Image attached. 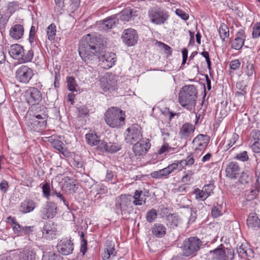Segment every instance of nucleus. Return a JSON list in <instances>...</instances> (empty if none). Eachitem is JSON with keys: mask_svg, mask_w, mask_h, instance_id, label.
<instances>
[{"mask_svg": "<svg viewBox=\"0 0 260 260\" xmlns=\"http://www.w3.org/2000/svg\"><path fill=\"white\" fill-rule=\"evenodd\" d=\"M79 53L83 60L87 63H97L102 61L105 68H111L116 62L115 54L113 53L102 54L100 52L99 44L95 38L89 41H83L79 46Z\"/></svg>", "mask_w": 260, "mask_h": 260, "instance_id": "obj_1", "label": "nucleus"}, {"mask_svg": "<svg viewBox=\"0 0 260 260\" xmlns=\"http://www.w3.org/2000/svg\"><path fill=\"white\" fill-rule=\"evenodd\" d=\"M198 95V90L194 85L183 86L179 93V101L181 105L189 111L194 107Z\"/></svg>", "mask_w": 260, "mask_h": 260, "instance_id": "obj_2", "label": "nucleus"}, {"mask_svg": "<svg viewBox=\"0 0 260 260\" xmlns=\"http://www.w3.org/2000/svg\"><path fill=\"white\" fill-rule=\"evenodd\" d=\"M125 115L119 108L112 107L105 113V120L106 123L111 127H119L124 124Z\"/></svg>", "mask_w": 260, "mask_h": 260, "instance_id": "obj_3", "label": "nucleus"}, {"mask_svg": "<svg viewBox=\"0 0 260 260\" xmlns=\"http://www.w3.org/2000/svg\"><path fill=\"white\" fill-rule=\"evenodd\" d=\"M148 16L150 21L156 25L166 23L170 16L166 10L158 7H153L149 9Z\"/></svg>", "mask_w": 260, "mask_h": 260, "instance_id": "obj_4", "label": "nucleus"}, {"mask_svg": "<svg viewBox=\"0 0 260 260\" xmlns=\"http://www.w3.org/2000/svg\"><path fill=\"white\" fill-rule=\"evenodd\" d=\"M203 244L202 241L197 237H190L186 239L181 247L183 255L189 256L198 251Z\"/></svg>", "mask_w": 260, "mask_h": 260, "instance_id": "obj_5", "label": "nucleus"}, {"mask_svg": "<svg viewBox=\"0 0 260 260\" xmlns=\"http://www.w3.org/2000/svg\"><path fill=\"white\" fill-rule=\"evenodd\" d=\"M212 254V260H233L234 258V251L232 248H224L223 244L209 251Z\"/></svg>", "mask_w": 260, "mask_h": 260, "instance_id": "obj_6", "label": "nucleus"}, {"mask_svg": "<svg viewBox=\"0 0 260 260\" xmlns=\"http://www.w3.org/2000/svg\"><path fill=\"white\" fill-rule=\"evenodd\" d=\"M143 138L142 128L138 124H133L126 129L125 141L127 144H134Z\"/></svg>", "mask_w": 260, "mask_h": 260, "instance_id": "obj_7", "label": "nucleus"}, {"mask_svg": "<svg viewBox=\"0 0 260 260\" xmlns=\"http://www.w3.org/2000/svg\"><path fill=\"white\" fill-rule=\"evenodd\" d=\"M132 196L129 194H121L115 200V210L117 212L126 213L132 207Z\"/></svg>", "mask_w": 260, "mask_h": 260, "instance_id": "obj_8", "label": "nucleus"}, {"mask_svg": "<svg viewBox=\"0 0 260 260\" xmlns=\"http://www.w3.org/2000/svg\"><path fill=\"white\" fill-rule=\"evenodd\" d=\"M42 238L47 241H51L56 238L58 234L57 224L52 221L45 222L41 229Z\"/></svg>", "mask_w": 260, "mask_h": 260, "instance_id": "obj_9", "label": "nucleus"}, {"mask_svg": "<svg viewBox=\"0 0 260 260\" xmlns=\"http://www.w3.org/2000/svg\"><path fill=\"white\" fill-rule=\"evenodd\" d=\"M34 76L32 70L27 66H21L15 72V78L20 83H28Z\"/></svg>", "mask_w": 260, "mask_h": 260, "instance_id": "obj_10", "label": "nucleus"}, {"mask_svg": "<svg viewBox=\"0 0 260 260\" xmlns=\"http://www.w3.org/2000/svg\"><path fill=\"white\" fill-rule=\"evenodd\" d=\"M100 86L105 92H111L116 89L115 77L111 74L107 73L100 80Z\"/></svg>", "mask_w": 260, "mask_h": 260, "instance_id": "obj_11", "label": "nucleus"}, {"mask_svg": "<svg viewBox=\"0 0 260 260\" xmlns=\"http://www.w3.org/2000/svg\"><path fill=\"white\" fill-rule=\"evenodd\" d=\"M150 147L151 144L149 140L146 138H143L134 144L132 149L136 155L141 156L145 155Z\"/></svg>", "mask_w": 260, "mask_h": 260, "instance_id": "obj_12", "label": "nucleus"}, {"mask_svg": "<svg viewBox=\"0 0 260 260\" xmlns=\"http://www.w3.org/2000/svg\"><path fill=\"white\" fill-rule=\"evenodd\" d=\"M27 102L31 106L39 104L42 100V93L40 91L35 87L29 88L25 92Z\"/></svg>", "mask_w": 260, "mask_h": 260, "instance_id": "obj_13", "label": "nucleus"}, {"mask_svg": "<svg viewBox=\"0 0 260 260\" xmlns=\"http://www.w3.org/2000/svg\"><path fill=\"white\" fill-rule=\"evenodd\" d=\"M58 251L64 255L72 253L74 250L73 242L68 238L61 240L56 246Z\"/></svg>", "mask_w": 260, "mask_h": 260, "instance_id": "obj_14", "label": "nucleus"}, {"mask_svg": "<svg viewBox=\"0 0 260 260\" xmlns=\"http://www.w3.org/2000/svg\"><path fill=\"white\" fill-rule=\"evenodd\" d=\"M210 141L206 135L199 134L192 141L193 148L195 151H202L207 147Z\"/></svg>", "mask_w": 260, "mask_h": 260, "instance_id": "obj_15", "label": "nucleus"}, {"mask_svg": "<svg viewBox=\"0 0 260 260\" xmlns=\"http://www.w3.org/2000/svg\"><path fill=\"white\" fill-rule=\"evenodd\" d=\"M57 206L54 203L50 201L47 202L41 210L42 219H48L53 218L57 213Z\"/></svg>", "mask_w": 260, "mask_h": 260, "instance_id": "obj_16", "label": "nucleus"}, {"mask_svg": "<svg viewBox=\"0 0 260 260\" xmlns=\"http://www.w3.org/2000/svg\"><path fill=\"white\" fill-rule=\"evenodd\" d=\"M123 42L128 46L135 45L138 39L137 31L133 28H128L124 30L122 35Z\"/></svg>", "mask_w": 260, "mask_h": 260, "instance_id": "obj_17", "label": "nucleus"}, {"mask_svg": "<svg viewBox=\"0 0 260 260\" xmlns=\"http://www.w3.org/2000/svg\"><path fill=\"white\" fill-rule=\"evenodd\" d=\"M48 118L32 116L30 122L31 128L37 132L44 131L46 128Z\"/></svg>", "mask_w": 260, "mask_h": 260, "instance_id": "obj_18", "label": "nucleus"}, {"mask_svg": "<svg viewBox=\"0 0 260 260\" xmlns=\"http://www.w3.org/2000/svg\"><path fill=\"white\" fill-rule=\"evenodd\" d=\"M241 168L236 161H231L225 168L226 176L231 179L236 178L240 174Z\"/></svg>", "mask_w": 260, "mask_h": 260, "instance_id": "obj_19", "label": "nucleus"}, {"mask_svg": "<svg viewBox=\"0 0 260 260\" xmlns=\"http://www.w3.org/2000/svg\"><path fill=\"white\" fill-rule=\"evenodd\" d=\"M195 126L192 124L187 122L183 124L179 132L181 139H187L194 132Z\"/></svg>", "mask_w": 260, "mask_h": 260, "instance_id": "obj_20", "label": "nucleus"}, {"mask_svg": "<svg viewBox=\"0 0 260 260\" xmlns=\"http://www.w3.org/2000/svg\"><path fill=\"white\" fill-rule=\"evenodd\" d=\"M246 39L244 30L240 29L236 35V38L234 40L232 47L235 50H240L243 47Z\"/></svg>", "mask_w": 260, "mask_h": 260, "instance_id": "obj_21", "label": "nucleus"}, {"mask_svg": "<svg viewBox=\"0 0 260 260\" xmlns=\"http://www.w3.org/2000/svg\"><path fill=\"white\" fill-rule=\"evenodd\" d=\"M30 110L33 112V116L37 117L48 118V110L44 105L38 104L31 106Z\"/></svg>", "mask_w": 260, "mask_h": 260, "instance_id": "obj_22", "label": "nucleus"}, {"mask_svg": "<svg viewBox=\"0 0 260 260\" xmlns=\"http://www.w3.org/2000/svg\"><path fill=\"white\" fill-rule=\"evenodd\" d=\"M9 53L10 55L14 59L21 61V57H22L23 54H24V49L19 44H13L11 46Z\"/></svg>", "mask_w": 260, "mask_h": 260, "instance_id": "obj_23", "label": "nucleus"}, {"mask_svg": "<svg viewBox=\"0 0 260 260\" xmlns=\"http://www.w3.org/2000/svg\"><path fill=\"white\" fill-rule=\"evenodd\" d=\"M36 251L30 247H25L20 253V260H36Z\"/></svg>", "mask_w": 260, "mask_h": 260, "instance_id": "obj_24", "label": "nucleus"}, {"mask_svg": "<svg viewBox=\"0 0 260 260\" xmlns=\"http://www.w3.org/2000/svg\"><path fill=\"white\" fill-rule=\"evenodd\" d=\"M24 29L22 25L18 24L12 26L9 32L10 37L13 39L18 40L22 38Z\"/></svg>", "mask_w": 260, "mask_h": 260, "instance_id": "obj_25", "label": "nucleus"}, {"mask_svg": "<svg viewBox=\"0 0 260 260\" xmlns=\"http://www.w3.org/2000/svg\"><path fill=\"white\" fill-rule=\"evenodd\" d=\"M116 253L114 243L112 241H107L106 243L104 251L102 254V258L104 260H107L110 256H114Z\"/></svg>", "mask_w": 260, "mask_h": 260, "instance_id": "obj_26", "label": "nucleus"}, {"mask_svg": "<svg viewBox=\"0 0 260 260\" xmlns=\"http://www.w3.org/2000/svg\"><path fill=\"white\" fill-rule=\"evenodd\" d=\"M121 148V145L112 142L108 143L105 140H102L100 149L110 153H114L120 150Z\"/></svg>", "mask_w": 260, "mask_h": 260, "instance_id": "obj_27", "label": "nucleus"}, {"mask_svg": "<svg viewBox=\"0 0 260 260\" xmlns=\"http://www.w3.org/2000/svg\"><path fill=\"white\" fill-rule=\"evenodd\" d=\"M85 139L87 144L90 146H98L100 148L102 140L100 139L99 137L94 132L86 134Z\"/></svg>", "mask_w": 260, "mask_h": 260, "instance_id": "obj_28", "label": "nucleus"}, {"mask_svg": "<svg viewBox=\"0 0 260 260\" xmlns=\"http://www.w3.org/2000/svg\"><path fill=\"white\" fill-rule=\"evenodd\" d=\"M133 198V204L135 206H141L146 203V195L142 190H135Z\"/></svg>", "mask_w": 260, "mask_h": 260, "instance_id": "obj_29", "label": "nucleus"}, {"mask_svg": "<svg viewBox=\"0 0 260 260\" xmlns=\"http://www.w3.org/2000/svg\"><path fill=\"white\" fill-rule=\"evenodd\" d=\"M247 224L249 228L257 230L260 229V219L255 214H250L247 219Z\"/></svg>", "mask_w": 260, "mask_h": 260, "instance_id": "obj_30", "label": "nucleus"}, {"mask_svg": "<svg viewBox=\"0 0 260 260\" xmlns=\"http://www.w3.org/2000/svg\"><path fill=\"white\" fill-rule=\"evenodd\" d=\"M167 229L161 223H157L153 225L152 229V232L153 235L157 238H162L166 234Z\"/></svg>", "mask_w": 260, "mask_h": 260, "instance_id": "obj_31", "label": "nucleus"}, {"mask_svg": "<svg viewBox=\"0 0 260 260\" xmlns=\"http://www.w3.org/2000/svg\"><path fill=\"white\" fill-rule=\"evenodd\" d=\"M168 225L171 229H175L177 228L180 222V218L176 214H172L167 217Z\"/></svg>", "mask_w": 260, "mask_h": 260, "instance_id": "obj_32", "label": "nucleus"}, {"mask_svg": "<svg viewBox=\"0 0 260 260\" xmlns=\"http://www.w3.org/2000/svg\"><path fill=\"white\" fill-rule=\"evenodd\" d=\"M36 205L37 203L34 201L26 199L22 203V211L25 213L30 212L36 208Z\"/></svg>", "mask_w": 260, "mask_h": 260, "instance_id": "obj_33", "label": "nucleus"}, {"mask_svg": "<svg viewBox=\"0 0 260 260\" xmlns=\"http://www.w3.org/2000/svg\"><path fill=\"white\" fill-rule=\"evenodd\" d=\"M118 19L114 16H111L109 18L105 19L103 21V27L106 29H111L118 23Z\"/></svg>", "mask_w": 260, "mask_h": 260, "instance_id": "obj_34", "label": "nucleus"}, {"mask_svg": "<svg viewBox=\"0 0 260 260\" xmlns=\"http://www.w3.org/2000/svg\"><path fill=\"white\" fill-rule=\"evenodd\" d=\"M259 192L258 185L256 183L255 185L250 189L246 190L245 192V199L247 201H251L256 198Z\"/></svg>", "mask_w": 260, "mask_h": 260, "instance_id": "obj_35", "label": "nucleus"}, {"mask_svg": "<svg viewBox=\"0 0 260 260\" xmlns=\"http://www.w3.org/2000/svg\"><path fill=\"white\" fill-rule=\"evenodd\" d=\"M133 14V10L131 8H126L123 10L118 15L119 19L124 21H128Z\"/></svg>", "mask_w": 260, "mask_h": 260, "instance_id": "obj_36", "label": "nucleus"}, {"mask_svg": "<svg viewBox=\"0 0 260 260\" xmlns=\"http://www.w3.org/2000/svg\"><path fill=\"white\" fill-rule=\"evenodd\" d=\"M179 162L183 169L186 166H192L194 163V154L190 153L185 159L180 160Z\"/></svg>", "mask_w": 260, "mask_h": 260, "instance_id": "obj_37", "label": "nucleus"}, {"mask_svg": "<svg viewBox=\"0 0 260 260\" xmlns=\"http://www.w3.org/2000/svg\"><path fill=\"white\" fill-rule=\"evenodd\" d=\"M219 34L220 35V38L222 42L225 41V38L229 37L230 35L229 27L224 23H221L219 27Z\"/></svg>", "mask_w": 260, "mask_h": 260, "instance_id": "obj_38", "label": "nucleus"}, {"mask_svg": "<svg viewBox=\"0 0 260 260\" xmlns=\"http://www.w3.org/2000/svg\"><path fill=\"white\" fill-rule=\"evenodd\" d=\"M244 73L248 77H251L255 74L254 64L251 61H247L244 69Z\"/></svg>", "mask_w": 260, "mask_h": 260, "instance_id": "obj_39", "label": "nucleus"}, {"mask_svg": "<svg viewBox=\"0 0 260 260\" xmlns=\"http://www.w3.org/2000/svg\"><path fill=\"white\" fill-rule=\"evenodd\" d=\"M62 257L52 251L44 252L42 260H62Z\"/></svg>", "mask_w": 260, "mask_h": 260, "instance_id": "obj_40", "label": "nucleus"}, {"mask_svg": "<svg viewBox=\"0 0 260 260\" xmlns=\"http://www.w3.org/2000/svg\"><path fill=\"white\" fill-rule=\"evenodd\" d=\"M67 82L68 88L70 91H77L76 88L78 87V85L76 83V81L74 77H67Z\"/></svg>", "mask_w": 260, "mask_h": 260, "instance_id": "obj_41", "label": "nucleus"}, {"mask_svg": "<svg viewBox=\"0 0 260 260\" xmlns=\"http://www.w3.org/2000/svg\"><path fill=\"white\" fill-rule=\"evenodd\" d=\"M180 163L179 160H175L174 162L171 164L167 166L168 170L169 171L170 174L172 173L177 171L179 172L181 171L182 169V167L180 165Z\"/></svg>", "mask_w": 260, "mask_h": 260, "instance_id": "obj_42", "label": "nucleus"}, {"mask_svg": "<svg viewBox=\"0 0 260 260\" xmlns=\"http://www.w3.org/2000/svg\"><path fill=\"white\" fill-rule=\"evenodd\" d=\"M52 146L53 148L61 152L64 155L65 148L64 144L63 142L59 140H53L51 142Z\"/></svg>", "mask_w": 260, "mask_h": 260, "instance_id": "obj_43", "label": "nucleus"}, {"mask_svg": "<svg viewBox=\"0 0 260 260\" xmlns=\"http://www.w3.org/2000/svg\"><path fill=\"white\" fill-rule=\"evenodd\" d=\"M56 31V25L52 23L48 26L47 35L49 40L51 41L54 39Z\"/></svg>", "mask_w": 260, "mask_h": 260, "instance_id": "obj_44", "label": "nucleus"}, {"mask_svg": "<svg viewBox=\"0 0 260 260\" xmlns=\"http://www.w3.org/2000/svg\"><path fill=\"white\" fill-rule=\"evenodd\" d=\"M157 216V213L155 209H151L147 211L146 215V219L148 222H152L155 220Z\"/></svg>", "mask_w": 260, "mask_h": 260, "instance_id": "obj_45", "label": "nucleus"}, {"mask_svg": "<svg viewBox=\"0 0 260 260\" xmlns=\"http://www.w3.org/2000/svg\"><path fill=\"white\" fill-rule=\"evenodd\" d=\"M43 196L46 198L47 200L50 199L51 196V188L50 184L48 182H46L42 185V186Z\"/></svg>", "mask_w": 260, "mask_h": 260, "instance_id": "obj_46", "label": "nucleus"}, {"mask_svg": "<svg viewBox=\"0 0 260 260\" xmlns=\"http://www.w3.org/2000/svg\"><path fill=\"white\" fill-rule=\"evenodd\" d=\"M239 136L236 133H233L231 138L228 141V143L225 145L224 148L225 150H229L231 148L236 142L238 140Z\"/></svg>", "mask_w": 260, "mask_h": 260, "instance_id": "obj_47", "label": "nucleus"}, {"mask_svg": "<svg viewBox=\"0 0 260 260\" xmlns=\"http://www.w3.org/2000/svg\"><path fill=\"white\" fill-rule=\"evenodd\" d=\"M234 158L242 162H245L249 160V156L246 151H243L238 153Z\"/></svg>", "mask_w": 260, "mask_h": 260, "instance_id": "obj_48", "label": "nucleus"}, {"mask_svg": "<svg viewBox=\"0 0 260 260\" xmlns=\"http://www.w3.org/2000/svg\"><path fill=\"white\" fill-rule=\"evenodd\" d=\"M33 56L34 51L32 49H30L26 52L24 51V54H23V56L21 57V61L24 62L31 61Z\"/></svg>", "mask_w": 260, "mask_h": 260, "instance_id": "obj_49", "label": "nucleus"}, {"mask_svg": "<svg viewBox=\"0 0 260 260\" xmlns=\"http://www.w3.org/2000/svg\"><path fill=\"white\" fill-rule=\"evenodd\" d=\"M193 193L195 194L196 199L197 200L204 201L208 197L203 189H195Z\"/></svg>", "mask_w": 260, "mask_h": 260, "instance_id": "obj_50", "label": "nucleus"}, {"mask_svg": "<svg viewBox=\"0 0 260 260\" xmlns=\"http://www.w3.org/2000/svg\"><path fill=\"white\" fill-rule=\"evenodd\" d=\"M251 177L247 172H243L240 176L239 181L241 184H246L251 180Z\"/></svg>", "mask_w": 260, "mask_h": 260, "instance_id": "obj_51", "label": "nucleus"}, {"mask_svg": "<svg viewBox=\"0 0 260 260\" xmlns=\"http://www.w3.org/2000/svg\"><path fill=\"white\" fill-rule=\"evenodd\" d=\"M64 189H67L70 192H75L76 191V184L73 179H69L68 182H66L63 186Z\"/></svg>", "mask_w": 260, "mask_h": 260, "instance_id": "obj_52", "label": "nucleus"}, {"mask_svg": "<svg viewBox=\"0 0 260 260\" xmlns=\"http://www.w3.org/2000/svg\"><path fill=\"white\" fill-rule=\"evenodd\" d=\"M64 0H54L55 3V6L54 10L56 12L59 14H61V11L64 7Z\"/></svg>", "mask_w": 260, "mask_h": 260, "instance_id": "obj_53", "label": "nucleus"}, {"mask_svg": "<svg viewBox=\"0 0 260 260\" xmlns=\"http://www.w3.org/2000/svg\"><path fill=\"white\" fill-rule=\"evenodd\" d=\"M189 212L190 216L188 218V224H190L193 223L196 221L197 217V213L196 210L193 209H190Z\"/></svg>", "mask_w": 260, "mask_h": 260, "instance_id": "obj_54", "label": "nucleus"}, {"mask_svg": "<svg viewBox=\"0 0 260 260\" xmlns=\"http://www.w3.org/2000/svg\"><path fill=\"white\" fill-rule=\"evenodd\" d=\"M251 140V142L260 141V131L258 129L253 130L250 134Z\"/></svg>", "mask_w": 260, "mask_h": 260, "instance_id": "obj_55", "label": "nucleus"}, {"mask_svg": "<svg viewBox=\"0 0 260 260\" xmlns=\"http://www.w3.org/2000/svg\"><path fill=\"white\" fill-rule=\"evenodd\" d=\"M193 180V177L190 176L186 174V173H184V175L181 178V181L185 184L189 185L192 183Z\"/></svg>", "mask_w": 260, "mask_h": 260, "instance_id": "obj_56", "label": "nucleus"}, {"mask_svg": "<svg viewBox=\"0 0 260 260\" xmlns=\"http://www.w3.org/2000/svg\"><path fill=\"white\" fill-rule=\"evenodd\" d=\"M214 188L213 184H208L205 185L202 189L205 192L208 197H209L212 193H213V190Z\"/></svg>", "mask_w": 260, "mask_h": 260, "instance_id": "obj_57", "label": "nucleus"}, {"mask_svg": "<svg viewBox=\"0 0 260 260\" xmlns=\"http://www.w3.org/2000/svg\"><path fill=\"white\" fill-rule=\"evenodd\" d=\"M174 150V148L170 147L168 143L165 141L164 145L159 149L158 152L159 153L161 154L165 153L166 152H171Z\"/></svg>", "mask_w": 260, "mask_h": 260, "instance_id": "obj_58", "label": "nucleus"}, {"mask_svg": "<svg viewBox=\"0 0 260 260\" xmlns=\"http://www.w3.org/2000/svg\"><path fill=\"white\" fill-rule=\"evenodd\" d=\"M252 36L254 38H258L260 37V23H257L254 25Z\"/></svg>", "mask_w": 260, "mask_h": 260, "instance_id": "obj_59", "label": "nucleus"}, {"mask_svg": "<svg viewBox=\"0 0 260 260\" xmlns=\"http://www.w3.org/2000/svg\"><path fill=\"white\" fill-rule=\"evenodd\" d=\"M240 64L241 63L238 59H234L230 62V67L232 70L235 71L239 68Z\"/></svg>", "mask_w": 260, "mask_h": 260, "instance_id": "obj_60", "label": "nucleus"}, {"mask_svg": "<svg viewBox=\"0 0 260 260\" xmlns=\"http://www.w3.org/2000/svg\"><path fill=\"white\" fill-rule=\"evenodd\" d=\"M211 215L214 218L221 215L220 207L218 206L213 207L211 210Z\"/></svg>", "mask_w": 260, "mask_h": 260, "instance_id": "obj_61", "label": "nucleus"}, {"mask_svg": "<svg viewBox=\"0 0 260 260\" xmlns=\"http://www.w3.org/2000/svg\"><path fill=\"white\" fill-rule=\"evenodd\" d=\"M176 14L184 20H187L189 18V16L187 13L179 9H176Z\"/></svg>", "mask_w": 260, "mask_h": 260, "instance_id": "obj_62", "label": "nucleus"}, {"mask_svg": "<svg viewBox=\"0 0 260 260\" xmlns=\"http://www.w3.org/2000/svg\"><path fill=\"white\" fill-rule=\"evenodd\" d=\"M237 251L240 257H243L245 256H247L246 250L245 249V248L243 247V245L242 244L240 246H237Z\"/></svg>", "mask_w": 260, "mask_h": 260, "instance_id": "obj_63", "label": "nucleus"}, {"mask_svg": "<svg viewBox=\"0 0 260 260\" xmlns=\"http://www.w3.org/2000/svg\"><path fill=\"white\" fill-rule=\"evenodd\" d=\"M251 148L255 153L260 152V141L251 142Z\"/></svg>", "mask_w": 260, "mask_h": 260, "instance_id": "obj_64", "label": "nucleus"}]
</instances>
